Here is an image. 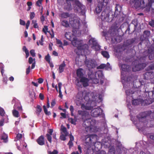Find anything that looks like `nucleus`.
Here are the masks:
<instances>
[{"label":"nucleus","mask_w":154,"mask_h":154,"mask_svg":"<svg viewBox=\"0 0 154 154\" xmlns=\"http://www.w3.org/2000/svg\"><path fill=\"white\" fill-rule=\"evenodd\" d=\"M151 113V111L141 112L137 116V117L140 122L143 123L144 125H145V126L147 127H152L153 126V124H154V120H148L147 119Z\"/></svg>","instance_id":"1"},{"label":"nucleus","mask_w":154,"mask_h":154,"mask_svg":"<svg viewBox=\"0 0 154 154\" xmlns=\"http://www.w3.org/2000/svg\"><path fill=\"white\" fill-rule=\"evenodd\" d=\"M149 83H145L144 85L142 84L140 81H136L133 82V87L136 89H139L140 91H142L143 93L149 92V90L147 88Z\"/></svg>","instance_id":"2"},{"label":"nucleus","mask_w":154,"mask_h":154,"mask_svg":"<svg viewBox=\"0 0 154 154\" xmlns=\"http://www.w3.org/2000/svg\"><path fill=\"white\" fill-rule=\"evenodd\" d=\"M109 11L105 9L102 11L100 16V18L103 21L105 22H110L112 21L113 18V16L112 14L110 15Z\"/></svg>","instance_id":"3"},{"label":"nucleus","mask_w":154,"mask_h":154,"mask_svg":"<svg viewBox=\"0 0 154 154\" xmlns=\"http://www.w3.org/2000/svg\"><path fill=\"white\" fill-rule=\"evenodd\" d=\"M146 66V63H141L140 60H135L132 67L133 71L136 72L140 71L143 69Z\"/></svg>","instance_id":"4"},{"label":"nucleus","mask_w":154,"mask_h":154,"mask_svg":"<svg viewBox=\"0 0 154 154\" xmlns=\"http://www.w3.org/2000/svg\"><path fill=\"white\" fill-rule=\"evenodd\" d=\"M149 0H134V7L136 8L143 9L149 4Z\"/></svg>","instance_id":"5"},{"label":"nucleus","mask_w":154,"mask_h":154,"mask_svg":"<svg viewBox=\"0 0 154 154\" xmlns=\"http://www.w3.org/2000/svg\"><path fill=\"white\" fill-rule=\"evenodd\" d=\"M71 22V26L73 28L72 32L74 34H75L81 26L80 19L79 18H73V20L70 21Z\"/></svg>","instance_id":"6"},{"label":"nucleus","mask_w":154,"mask_h":154,"mask_svg":"<svg viewBox=\"0 0 154 154\" xmlns=\"http://www.w3.org/2000/svg\"><path fill=\"white\" fill-rule=\"evenodd\" d=\"M72 45L74 46L77 47L78 50H79L83 49V48H85L87 49L88 48V46L86 44L82 45L81 43V41H79L75 36L74 39L71 41Z\"/></svg>","instance_id":"7"},{"label":"nucleus","mask_w":154,"mask_h":154,"mask_svg":"<svg viewBox=\"0 0 154 154\" xmlns=\"http://www.w3.org/2000/svg\"><path fill=\"white\" fill-rule=\"evenodd\" d=\"M83 120V126L85 127V129L88 128L90 130L91 128V126L94 124L95 121L94 120L91 118H88V116L86 118H85Z\"/></svg>","instance_id":"8"},{"label":"nucleus","mask_w":154,"mask_h":154,"mask_svg":"<svg viewBox=\"0 0 154 154\" xmlns=\"http://www.w3.org/2000/svg\"><path fill=\"white\" fill-rule=\"evenodd\" d=\"M97 136L95 134L86 135L85 136L86 142L91 144H94L95 146V145L97 143L95 141Z\"/></svg>","instance_id":"9"},{"label":"nucleus","mask_w":154,"mask_h":154,"mask_svg":"<svg viewBox=\"0 0 154 154\" xmlns=\"http://www.w3.org/2000/svg\"><path fill=\"white\" fill-rule=\"evenodd\" d=\"M75 6L74 7L75 10L77 12L82 13L84 12V6L77 0H75L74 1Z\"/></svg>","instance_id":"10"},{"label":"nucleus","mask_w":154,"mask_h":154,"mask_svg":"<svg viewBox=\"0 0 154 154\" xmlns=\"http://www.w3.org/2000/svg\"><path fill=\"white\" fill-rule=\"evenodd\" d=\"M125 92L127 95L129 96L132 95L131 96L133 98L135 96L137 97L141 96L140 94L141 92L143 93L142 91H140V90H139V89L133 90L131 89H128Z\"/></svg>","instance_id":"11"},{"label":"nucleus","mask_w":154,"mask_h":154,"mask_svg":"<svg viewBox=\"0 0 154 154\" xmlns=\"http://www.w3.org/2000/svg\"><path fill=\"white\" fill-rule=\"evenodd\" d=\"M103 110L100 108H97L92 110L91 116L94 117H97L102 114Z\"/></svg>","instance_id":"12"},{"label":"nucleus","mask_w":154,"mask_h":154,"mask_svg":"<svg viewBox=\"0 0 154 154\" xmlns=\"http://www.w3.org/2000/svg\"><path fill=\"white\" fill-rule=\"evenodd\" d=\"M89 42L92 45V48L96 51H98L100 49V46L94 38H91L89 40Z\"/></svg>","instance_id":"13"},{"label":"nucleus","mask_w":154,"mask_h":154,"mask_svg":"<svg viewBox=\"0 0 154 154\" xmlns=\"http://www.w3.org/2000/svg\"><path fill=\"white\" fill-rule=\"evenodd\" d=\"M147 101L146 100H143L141 99H135L132 100V105H137L140 103L141 104L142 106H144L145 104L148 105L150 104V103L146 104Z\"/></svg>","instance_id":"14"},{"label":"nucleus","mask_w":154,"mask_h":154,"mask_svg":"<svg viewBox=\"0 0 154 154\" xmlns=\"http://www.w3.org/2000/svg\"><path fill=\"white\" fill-rule=\"evenodd\" d=\"M85 61V64L87 67L89 68H94L95 67V61L92 59H87Z\"/></svg>","instance_id":"15"},{"label":"nucleus","mask_w":154,"mask_h":154,"mask_svg":"<svg viewBox=\"0 0 154 154\" xmlns=\"http://www.w3.org/2000/svg\"><path fill=\"white\" fill-rule=\"evenodd\" d=\"M95 75L96 77H98V79L100 81V83L101 84H103L104 82V77L102 72L100 71L97 72Z\"/></svg>","instance_id":"16"},{"label":"nucleus","mask_w":154,"mask_h":154,"mask_svg":"<svg viewBox=\"0 0 154 154\" xmlns=\"http://www.w3.org/2000/svg\"><path fill=\"white\" fill-rule=\"evenodd\" d=\"M83 92L82 91H79L76 96V98L77 99L76 103L77 105L78 104H81V101L80 100H82L83 98Z\"/></svg>","instance_id":"17"},{"label":"nucleus","mask_w":154,"mask_h":154,"mask_svg":"<svg viewBox=\"0 0 154 154\" xmlns=\"http://www.w3.org/2000/svg\"><path fill=\"white\" fill-rule=\"evenodd\" d=\"M80 82L82 83L83 87H86L89 85L88 82L90 81L89 78H87L85 77H82L80 79Z\"/></svg>","instance_id":"18"},{"label":"nucleus","mask_w":154,"mask_h":154,"mask_svg":"<svg viewBox=\"0 0 154 154\" xmlns=\"http://www.w3.org/2000/svg\"><path fill=\"white\" fill-rule=\"evenodd\" d=\"M95 75L94 74H92L88 76V78L89 79L90 81H91V82L97 84L99 82V80L98 79L95 78Z\"/></svg>","instance_id":"19"},{"label":"nucleus","mask_w":154,"mask_h":154,"mask_svg":"<svg viewBox=\"0 0 154 154\" xmlns=\"http://www.w3.org/2000/svg\"><path fill=\"white\" fill-rule=\"evenodd\" d=\"M153 73L152 71L146 72L143 74L144 79L147 80L151 79L153 76Z\"/></svg>","instance_id":"20"},{"label":"nucleus","mask_w":154,"mask_h":154,"mask_svg":"<svg viewBox=\"0 0 154 154\" xmlns=\"http://www.w3.org/2000/svg\"><path fill=\"white\" fill-rule=\"evenodd\" d=\"M65 36L67 39L71 41L75 36L71 32H66Z\"/></svg>","instance_id":"21"},{"label":"nucleus","mask_w":154,"mask_h":154,"mask_svg":"<svg viewBox=\"0 0 154 154\" xmlns=\"http://www.w3.org/2000/svg\"><path fill=\"white\" fill-rule=\"evenodd\" d=\"M36 142L40 145H43L45 143V139L43 135H41L37 139Z\"/></svg>","instance_id":"22"},{"label":"nucleus","mask_w":154,"mask_h":154,"mask_svg":"<svg viewBox=\"0 0 154 154\" xmlns=\"http://www.w3.org/2000/svg\"><path fill=\"white\" fill-rule=\"evenodd\" d=\"M81 108L83 110H91L93 109V107L91 106L89 103H86L85 104H82L81 105Z\"/></svg>","instance_id":"23"},{"label":"nucleus","mask_w":154,"mask_h":154,"mask_svg":"<svg viewBox=\"0 0 154 154\" xmlns=\"http://www.w3.org/2000/svg\"><path fill=\"white\" fill-rule=\"evenodd\" d=\"M78 114L81 116L82 119L86 118L88 116V114L86 111L82 110H78Z\"/></svg>","instance_id":"24"},{"label":"nucleus","mask_w":154,"mask_h":154,"mask_svg":"<svg viewBox=\"0 0 154 154\" xmlns=\"http://www.w3.org/2000/svg\"><path fill=\"white\" fill-rule=\"evenodd\" d=\"M104 5H103V3H99L97 6L96 8L95 11L97 14L99 13L102 11V8L104 7Z\"/></svg>","instance_id":"25"},{"label":"nucleus","mask_w":154,"mask_h":154,"mask_svg":"<svg viewBox=\"0 0 154 154\" xmlns=\"http://www.w3.org/2000/svg\"><path fill=\"white\" fill-rule=\"evenodd\" d=\"M72 15V14H69L68 12H63L59 16L62 19H66L71 17Z\"/></svg>","instance_id":"26"},{"label":"nucleus","mask_w":154,"mask_h":154,"mask_svg":"<svg viewBox=\"0 0 154 154\" xmlns=\"http://www.w3.org/2000/svg\"><path fill=\"white\" fill-rule=\"evenodd\" d=\"M121 68L122 71L127 72H129L131 69L130 66L125 64L121 65Z\"/></svg>","instance_id":"27"},{"label":"nucleus","mask_w":154,"mask_h":154,"mask_svg":"<svg viewBox=\"0 0 154 154\" xmlns=\"http://www.w3.org/2000/svg\"><path fill=\"white\" fill-rule=\"evenodd\" d=\"M61 24L62 26L65 28H68L69 27L70 25L69 22L67 20L63 19L60 20Z\"/></svg>","instance_id":"28"},{"label":"nucleus","mask_w":154,"mask_h":154,"mask_svg":"<svg viewBox=\"0 0 154 154\" xmlns=\"http://www.w3.org/2000/svg\"><path fill=\"white\" fill-rule=\"evenodd\" d=\"M153 50L152 48L149 49L148 50V56L149 60H150L153 59Z\"/></svg>","instance_id":"29"},{"label":"nucleus","mask_w":154,"mask_h":154,"mask_svg":"<svg viewBox=\"0 0 154 154\" xmlns=\"http://www.w3.org/2000/svg\"><path fill=\"white\" fill-rule=\"evenodd\" d=\"M82 68H79L77 69L76 71V74L77 76L79 78L81 79L82 77H83L84 74L82 72Z\"/></svg>","instance_id":"30"},{"label":"nucleus","mask_w":154,"mask_h":154,"mask_svg":"<svg viewBox=\"0 0 154 154\" xmlns=\"http://www.w3.org/2000/svg\"><path fill=\"white\" fill-rule=\"evenodd\" d=\"M150 34L149 31L146 30L143 32V36L145 40L148 39Z\"/></svg>","instance_id":"31"},{"label":"nucleus","mask_w":154,"mask_h":154,"mask_svg":"<svg viewBox=\"0 0 154 154\" xmlns=\"http://www.w3.org/2000/svg\"><path fill=\"white\" fill-rule=\"evenodd\" d=\"M66 66V64L65 62L64 61L63 63L59 66V71L60 73L63 72L64 70V68Z\"/></svg>","instance_id":"32"},{"label":"nucleus","mask_w":154,"mask_h":154,"mask_svg":"<svg viewBox=\"0 0 154 154\" xmlns=\"http://www.w3.org/2000/svg\"><path fill=\"white\" fill-rule=\"evenodd\" d=\"M135 39L134 38L128 39L126 41V45L127 46H129L133 44L135 41Z\"/></svg>","instance_id":"33"},{"label":"nucleus","mask_w":154,"mask_h":154,"mask_svg":"<svg viewBox=\"0 0 154 154\" xmlns=\"http://www.w3.org/2000/svg\"><path fill=\"white\" fill-rule=\"evenodd\" d=\"M101 53L103 56L107 59H108L109 57V55L108 52L106 51H102Z\"/></svg>","instance_id":"34"},{"label":"nucleus","mask_w":154,"mask_h":154,"mask_svg":"<svg viewBox=\"0 0 154 154\" xmlns=\"http://www.w3.org/2000/svg\"><path fill=\"white\" fill-rule=\"evenodd\" d=\"M42 109L40 106L38 105L36 107V110L35 111L36 114L39 115L40 113L42 112Z\"/></svg>","instance_id":"35"},{"label":"nucleus","mask_w":154,"mask_h":154,"mask_svg":"<svg viewBox=\"0 0 154 154\" xmlns=\"http://www.w3.org/2000/svg\"><path fill=\"white\" fill-rule=\"evenodd\" d=\"M66 5L65 6L64 8L67 10H71V4L70 2H66Z\"/></svg>","instance_id":"36"},{"label":"nucleus","mask_w":154,"mask_h":154,"mask_svg":"<svg viewBox=\"0 0 154 154\" xmlns=\"http://www.w3.org/2000/svg\"><path fill=\"white\" fill-rule=\"evenodd\" d=\"M151 63L152 64H151L147 68V70H154V60L151 62Z\"/></svg>","instance_id":"37"},{"label":"nucleus","mask_w":154,"mask_h":154,"mask_svg":"<svg viewBox=\"0 0 154 154\" xmlns=\"http://www.w3.org/2000/svg\"><path fill=\"white\" fill-rule=\"evenodd\" d=\"M122 7L121 6L119 5H117L116 7L115 8V12L119 13L121 11Z\"/></svg>","instance_id":"38"},{"label":"nucleus","mask_w":154,"mask_h":154,"mask_svg":"<svg viewBox=\"0 0 154 154\" xmlns=\"http://www.w3.org/2000/svg\"><path fill=\"white\" fill-rule=\"evenodd\" d=\"M8 135L5 134L3 133L1 139L3 140L5 143H6L8 141Z\"/></svg>","instance_id":"39"},{"label":"nucleus","mask_w":154,"mask_h":154,"mask_svg":"<svg viewBox=\"0 0 154 154\" xmlns=\"http://www.w3.org/2000/svg\"><path fill=\"white\" fill-rule=\"evenodd\" d=\"M131 23L134 25L135 29L134 30H135L136 28H137L138 24L137 20L136 19L133 20L132 21Z\"/></svg>","instance_id":"40"},{"label":"nucleus","mask_w":154,"mask_h":154,"mask_svg":"<svg viewBox=\"0 0 154 154\" xmlns=\"http://www.w3.org/2000/svg\"><path fill=\"white\" fill-rule=\"evenodd\" d=\"M12 113L13 116L15 117L18 118L19 116V112L16 109L13 110Z\"/></svg>","instance_id":"41"},{"label":"nucleus","mask_w":154,"mask_h":154,"mask_svg":"<svg viewBox=\"0 0 154 154\" xmlns=\"http://www.w3.org/2000/svg\"><path fill=\"white\" fill-rule=\"evenodd\" d=\"M61 130L63 131L66 136H67L68 133L67 132L66 128L65 127L61 126Z\"/></svg>","instance_id":"42"},{"label":"nucleus","mask_w":154,"mask_h":154,"mask_svg":"<svg viewBox=\"0 0 154 154\" xmlns=\"http://www.w3.org/2000/svg\"><path fill=\"white\" fill-rule=\"evenodd\" d=\"M51 135H52L49 134H47L46 135L48 140L50 143H51L52 142Z\"/></svg>","instance_id":"43"},{"label":"nucleus","mask_w":154,"mask_h":154,"mask_svg":"<svg viewBox=\"0 0 154 154\" xmlns=\"http://www.w3.org/2000/svg\"><path fill=\"white\" fill-rule=\"evenodd\" d=\"M32 24H33V26L35 28H38V26L37 23V21L35 20H33L32 21Z\"/></svg>","instance_id":"44"},{"label":"nucleus","mask_w":154,"mask_h":154,"mask_svg":"<svg viewBox=\"0 0 154 154\" xmlns=\"http://www.w3.org/2000/svg\"><path fill=\"white\" fill-rule=\"evenodd\" d=\"M43 108L44 112L46 115H49L51 114V113L50 112H48V110L47 109L45 106L44 105Z\"/></svg>","instance_id":"45"},{"label":"nucleus","mask_w":154,"mask_h":154,"mask_svg":"<svg viewBox=\"0 0 154 154\" xmlns=\"http://www.w3.org/2000/svg\"><path fill=\"white\" fill-rule=\"evenodd\" d=\"M22 134H18L16 136V138H15L14 139V141H16L17 140H20V139H21L22 138Z\"/></svg>","instance_id":"46"},{"label":"nucleus","mask_w":154,"mask_h":154,"mask_svg":"<svg viewBox=\"0 0 154 154\" xmlns=\"http://www.w3.org/2000/svg\"><path fill=\"white\" fill-rule=\"evenodd\" d=\"M57 43L59 45V47L63 48L62 46L63 43L59 39H56Z\"/></svg>","instance_id":"47"},{"label":"nucleus","mask_w":154,"mask_h":154,"mask_svg":"<svg viewBox=\"0 0 154 154\" xmlns=\"http://www.w3.org/2000/svg\"><path fill=\"white\" fill-rule=\"evenodd\" d=\"M85 49H86L85 48H83V49H82L81 50H79V51L78 50V49L77 50H75V51L76 52V53L78 55H79L80 54L82 53V51H83L84 52Z\"/></svg>","instance_id":"48"},{"label":"nucleus","mask_w":154,"mask_h":154,"mask_svg":"<svg viewBox=\"0 0 154 154\" xmlns=\"http://www.w3.org/2000/svg\"><path fill=\"white\" fill-rule=\"evenodd\" d=\"M68 121L69 122L71 123L72 124L75 125L76 123H75V121L73 119L71 118H68Z\"/></svg>","instance_id":"49"},{"label":"nucleus","mask_w":154,"mask_h":154,"mask_svg":"<svg viewBox=\"0 0 154 154\" xmlns=\"http://www.w3.org/2000/svg\"><path fill=\"white\" fill-rule=\"evenodd\" d=\"M45 59L49 63L50 61V57L49 54H48L46 56H45Z\"/></svg>","instance_id":"50"},{"label":"nucleus","mask_w":154,"mask_h":154,"mask_svg":"<svg viewBox=\"0 0 154 154\" xmlns=\"http://www.w3.org/2000/svg\"><path fill=\"white\" fill-rule=\"evenodd\" d=\"M69 109L71 112V115L72 116H74L73 113L74 109L73 106L72 105L70 106L69 108Z\"/></svg>","instance_id":"51"},{"label":"nucleus","mask_w":154,"mask_h":154,"mask_svg":"<svg viewBox=\"0 0 154 154\" xmlns=\"http://www.w3.org/2000/svg\"><path fill=\"white\" fill-rule=\"evenodd\" d=\"M42 0H38L36 2L35 5L36 6L40 7L42 4Z\"/></svg>","instance_id":"52"},{"label":"nucleus","mask_w":154,"mask_h":154,"mask_svg":"<svg viewBox=\"0 0 154 154\" xmlns=\"http://www.w3.org/2000/svg\"><path fill=\"white\" fill-rule=\"evenodd\" d=\"M67 136H66V135L65 134L64 135L63 134H62L61 135H60V139H61L62 140H63L65 141L66 140V137Z\"/></svg>","instance_id":"53"},{"label":"nucleus","mask_w":154,"mask_h":154,"mask_svg":"<svg viewBox=\"0 0 154 154\" xmlns=\"http://www.w3.org/2000/svg\"><path fill=\"white\" fill-rule=\"evenodd\" d=\"M5 114V112L4 109L2 108H0V115L2 116H4Z\"/></svg>","instance_id":"54"},{"label":"nucleus","mask_w":154,"mask_h":154,"mask_svg":"<svg viewBox=\"0 0 154 154\" xmlns=\"http://www.w3.org/2000/svg\"><path fill=\"white\" fill-rule=\"evenodd\" d=\"M35 14L34 12H31L30 14V18L31 20L35 16Z\"/></svg>","instance_id":"55"},{"label":"nucleus","mask_w":154,"mask_h":154,"mask_svg":"<svg viewBox=\"0 0 154 154\" xmlns=\"http://www.w3.org/2000/svg\"><path fill=\"white\" fill-rule=\"evenodd\" d=\"M30 54L33 57H35V50L32 49L30 51Z\"/></svg>","instance_id":"56"},{"label":"nucleus","mask_w":154,"mask_h":154,"mask_svg":"<svg viewBox=\"0 0 154 154\" xmlns=\"http://www.w3.org/2000/svg\"><path fill=\"white\" fill-rule=\"evenodd\" d=\"M58 152L56 150H54L53 152L49 151L48 154H58Z\"/></svg>","instance_id":"57"},{"label":"nucleus","mask_w":154,"mask_h":154,"mask_svg":"<svg viewBox=\"0 0 154 154\" xmlns=\"http://www.w3.org/2000/svg\"><path fill=\"white\" fill-rule=\"evenodd\" d=\"M76 81H77V82L76 83V85L79 87H81L82 85L81 83L80 80H79L78 79H76Z\"/></svg>","instance_id":"58"},{"label":"nucleus","mask_w":154,"mask_h":154,"mask_svg":"<svg viewBox=\"0 0 154 154\" xmlns=\"http://www.w3.org/2000/svg\"><path fill=\"white\" fill-rule=\"evenodd\" d=\"M56 104V101L55 99L52 100V101L51 103V107L52 108Z\"/></svg>","instance_id":"59"},{"label":"nucleus","mask_w":154,"mask_h":154,"mask_svg":"<svg viewBox=\"0 0 154 154\" xmlns=\"http://www.w3.org/2000/svg\"><path fill=\"white\" fill-rule=\"evenodd\" d=\"M149 24L152 27H154V20H152L149 21Z\"/></svg>","instance_id":"60"},{"label":"nucleus","mask_w":154,"mask_h":154,"mask_svg":"<svg viewBox=\"0 0 154 154\" xmlns=\"http://www.w3.org/2000/svg\"><path fill=\"white\" fill-rule=\"evenodd\" d=\"M20 25L23 26H24L26 24L25 21L21 19H20Z\"/></svg>","instance_id":"61"},{"label":"nucleus","mask_w":154,"mask_h":154,"mask_svg":"<svg viewBox=\"0 0 154 154\" xmlns=\"http://www.w3.org/2000/svg\"><path fill=\"white\" fill-rule=\"evenodd\" d=\"M106 66V65L105 64H101L98 67L99 69H103Z\"/></svg>","instance_id":"62"},{"label":"nucleus","mask_w":154,"mask_h":154,"mask_svg":"<svg viewBox=\"0 0 154 154\" xmlns=\"http://www.w3.org/2000/svg\"><path fill=\"white\" fill-rule=\"evenodd\" d=\"M109 0H103V2L100 3H103V5L104 6H106Z\"/></svg>","instance_id":"63"},{"label":"nucleus","mask_w":154,"mask_h":154,"mask_svg":"<svg viewBox=\"0 0 154 154\" xmlns=\"http://www.w3.org/2000/svg\"><path fill=\"white\" fill-rule=\"evenodd\" d=\"M72 141L69 140L68 143V145L69 146V148H71L73 145V143Z\"/></svg>","instance_id":"64"}]
</instances>
